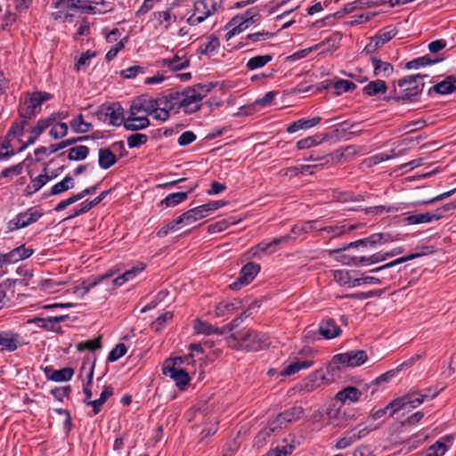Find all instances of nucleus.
Listing matches in <instances>:
<instances>
[{
  "label": "nucleus",
  "mask_w": 456,
  "mask_h": 456,
  "mask_svg": "<svg viewBox=\"0 0 456 456\" xmlns=\"http://www.w3.org/2000/svg\"><path fill=\"white\" fill-rule=\"evenodd\" d=\"M419 359V355H414L398 365L395 369L390 370L386 373L378 377L370 384H363L359 387H346L337 393L335 399H359L360 397H373L378 396L377 392L383 390L385 385L389 380L395 377L400 371L406 370L412 366V364Z\"/></svg>",
  "instance_id": "f257e3e1"
},
{
  "label": "nucleus",
  "mask_w": 456,
  "mask_h": 456,
  "mask_svg": "<svg viewBox=\"0 0 456 456\" xmlns=\"http://www.w3.org/2000/svg\"><path fill=\"white\" fill-rule=\"evenodd\" d=\"M209 88L207 86L196 85L185 88L183 91H176L178 110H183L184 113L191 114L198 111L201 107L202 100L207 96Z\"/></svg>",
  "instance_id": "f03ea898"
},
{
  "label": "nucleus",
  "mask_w": 456,
  "mask_h": 456,
  "mask_svg": "<svg viewBox=\"0 0 456 456\" xmlns=\"http://www.w3.org/2000/svg\"><path fill=\"white\" fill-rule=\"evenodd\" d=\"M232 338L238 346L248 351H257L265 348L270 345L268 337L254 330H243L232 335Z\"/></svg>",
  "instance_id": "7ed1b4c3"
},
{
  "label": "nucleus",
  "mask_w": 456,
  "mask_h": 456,
  "mask_svg": "<svg viewBox=\"0 0 456 456\" xmlns=\"http://www.w3.org/2000/svg\"><path fill=\"white\" fill-rule=\"evenodd\" d=\"M224 0H197L193 5V13L187 19L190 26H196L223 8Z\"/></svg>",
  "instance_id": "20e7f679"
},
{
  "label": "nucleus",
  "mask_w": 456,
  "mask_h": 456,
  "mask_svg": "<svg viewBox=\"0 0 456 456\" xmlns=\"http://www.w3.org/2000/svg\"><path fill=\"white\" fill-rule=\"evenodd\" d=\"M427 75H411L398 80L397 85L400 87H404L403 90V102H414L418 97L422 94L424 89L423 77Z\"/></svg>",
  "instance_id": "39448f33"
},
{
  "label": "nucleus",
  "mask_w": 456,
  "mask_h": 456,
  "mask_svg": "<svg viewBox=\"0 0 456 456\" xmlns=\"http://www.w3.org/2000/svg\"><path fill=\"white\" fill-rule=\"evenodd\" d=\"M175 96L176 92H171L154 98V119L164 122L169 118L171 111H179Z\"/></svg>",
  "instance_id": "423d86ee"
},
{
  "label": "nucleus",
  "mask_w": 456,
  "mask_h": 456,
  "mask_svg": "<svg viewBox=\"0 0 456 456\" xmlns=\"http://www.w3.org/2000/svg\"><path fill=\"white\" fill-rule=\"evenodd\" d=\"M52 95L46 92H34L27 96L19 108L20 116L30 119L41 110L43 102L50 100Z\"/></svg>",
  "instance_id": "0eeeda50"
},
{
  "label": "nucleus",
  "mask_w": 456,
  "mask_h": 456,
  "mask_svg": "<svg viewBox=\"0 0 456 456\" xmlns=\"http://www.w3.org/2000/svg\"><path fill=\"white\" fill-rule=\"evenodd\" d=\"M258 12L255 8L248 10L241 15L234 16L226 25L225 28H230L225 34V39L228 41L233 36L238 35L247 29L250 25L256 21Z\"/></svg>",
  "instance_id": "6e6552de"
},
{
  "label": "nucleus",
  "mask_w": 456,
  "mask_h": 456,
  "mask_svg": "<svg viewBox=\"0 0 456 456\" xmlns=\"http://www.w3.org/2000/svg\"><path fill=\"white\" fill-rule=\"evenodd\" d=\"M96 115L99 120L115 126L124 124L125 121L124 110L118 102L101 106Z\"/></svg>",
  "instance_id": "1a4fd4ad"
},
{
  "label": "nucleus",
  "mask_w": 456,
  "mask_h": 456,
  "mask_svg": "<svg viewBox=\"0 0 456 456\" xmlns=\"http://www.w3.org/2000/svg\"><path fill=\"white\" fill-rule=\"evenodd\" d=\"M182 363V357H176L172 362H167L163 367V373L169 376L180 389H184L190 379L188 373L180 368Z\"/></svg>",
  "instance_id": "9d476101"
},
{
  "label": "nucleus",
  "mask_w": 456,
  "mask_h": 456,
  "mask_svg": "<svg viewBox=\"0 0 456 456\" xmlns=\"http://www.w3.org/2000/svg\"><path fill=\"white\" fill-rule=\"evenodd\" d=\"M302 413L301 410H295L293 416L289 412L279 414L275 419H273L268 427L261 430L256 437V443L259 444L266 440L268 436L275 433L282 428L287 422L292 421L294 419L298 418Z\"/></svg>",
  "instance_id": "9b49d317"
},
{
  "label": "nucleus",
  "mask_w": 456,
  "mask_h": 456,
  "mask_svg": "<svg viewBox=\"0 0 456 456\" xmlns=\"http://www.w3.org/2000/svg\"><path fill=\"white\" fill-rule=\"evenodd\" d=\"M298 354L302 355V357H297L296 361L290 362L287 367H285L281 372V376H291L300 370L307 369L314 364L313 358L314 356V352L313 349L306 347L302 349Z\"/></svg>",
  "instance_id": "f8f14e48"
},
{
  "label": "nucleus",
  "mask_w": 456,
  "mask_h": 456,
  "mask_svg": "<svg viewBox=\"0 0 456 456\" xmlns=\"http://www.w3.org/2000/svg\"><path fill=\"white\" fill-rule=\"evenodd\" d=\"M367 360V354L363 350H353L333 356V363H340L347 367H357L363 364Z\"/></svg>",
  "instance_id": "ddd939ff"
},
{
  "label": "nucleus",
  "mask_w": 456,
  "mask_h": 456,
  "mask_svg": "<svg viewBox=\"0 0 456 456\" xmlns=\"http://www.w3.org/2000/svg\"><path fill=\"white\" fill-rule=\"evenodd\" d=\"M44 213L39 210L28 208L25 212L18 214L12 220L9 222V228L11 230H17L27 227L29 224L36 223Z\"/></svg>",
  "instance_id": "4468645a"
},
{
  "label": "nucleus",
  "mask_w": 456,
  "mask_h": 456,
  "mask_svg": "<svg viewBox=\"0 0 456 456\" xmlns=\"http://www.w3.org/2000/svg\"><path fill=\"white\" fill-rule=\"evenodd\" d=\"M125 151V145L122 141L114 142L111 149L102 148L99 150V166L103 169H108L117 162L116 151Z\"/></svg>",
  "instance_id": "2eb2a0df"
},
{
  "label": "nucleus",
  "mask_w": 456,
  "mask_h": 456,
  "mask_svg": "<svg viewBox=\"0 0 456 456\" xmlns=\"http://www.w3.org/2000/svg\"><path fill=\"white\" fill-rule=\"evenodd\" d=\"M131 115L143 114L142 116L154 114V98L149 95H141L135 98L130 106Z\"/></svg>",
  "instance_id": "dca6fc26"
},
{
  "label": "nucleus",
  "mask_w": 456,
  "mask_h": 456,
  "mask_svg": "<svg viewBox=\"0 0 456 456\" xmlns=\"http://www.w3.org/2000/svg\"><path fill=\"white\" fill-rule=\"evenodd\" d=\"M260 266L257 264L248 263L245 265L238 277L237 281L230 285L232 289H239L242 286H246L250 283L256 275L258 273Z\"/></svg>",
  "instance_id": "f3484780"
},
{
  "label": "nucleus",
  "mask_w": 456,
  "mask_h": 456,
  "mask_svg": "<svg viewBox=\"0 0 456 456\" xmlns=\"http://www.w3.org/2000/svg\"><path fill=\"white\" fill-rule=\"evenodd\" d=\"M56 121V115H51L45 118L39 119L37 124L31 128L30 134L28 136V142L25 145L21 147V151L24 150L27 146L33 144L37 138L43 134L48 127L53 126V124Z\"/></svg>",
  "instance_id": "a211bd4d"
},
{
  "label": "nucleus",
  "mask_w": 456,
  "mask_h": 456,
  "mask_svg": "<svg viewBox=\"0 0 456 456\" xmlns=\"http://www.w3.org/2000/svg\"><path fill=\"white\" fill-rule=\"evenodd\" d=\"M319 333L326 339H332L338 337L342 330L332 318L322 320L318 327Z\"/></svg>",
  "instance_id": "6ab92c4d"
},
{
  "label": "nucleus",
  "mask_w": 456,
  "mask_h": 456,
  "mask_svg": "<svg viewBox=\"0 0 456 456\" xmlns=\"http://www.w3.org/2000/svg\"><path fill=\"white\" fill-rule=\"evenodd\" d=\"M152 21L155 27L160 30H167L170 26L176 21V16L172 13L170 9L161 12H155L152 14Z\"/></svg>",
  "instance_id": "aec40b11"
},
{
  "label": "nucleus",
  "mask_w": 456,
  "mask_h": 456,
  "mask_svg": "<svg viewBox=\"0 0 456 456\" xmlns=\"http://www.w3.org/2000/svg\"><path fill=\"white\" fill-rule=\"evenodd\" d=\"M410 407L408 403L403 401H391L386 407L379 409L372 414L373 419H379L383 417H392L398 414L401 411Z\"/></svg>",
  "instance_id": "412c9836"
},
{
  "label": "nucleus",
  "mask_w": 456,
  "mask_h": 456,
  "mask_svg": "<svg viewBox=\"0 0 456 456\" xmlns=\"http://www.w3.org/2000/svg\"><path fill=\"white\" fill-rule=\"evenodd\" d=\"M197 186V183H193L186 187L187 191H180L168 194L160 201V205L165 206L166 208L177 206L178 204L186 200L188 194L193 191Z\"/></svg>",
  "instance_id": "4be33fe9"
},
{
  "label": "nucleus",
  "mask_w": 456,
  "mask_h": 456,
  "mask_svg": "<svg viewBox=\"0 0 456 456\" xmlns=\"http://www.w3.org/2000/svg\"><path fill=\"white\" fill-rule=\"evenodd\" d=\"M30 183L26 186V192L31 195L39 191L45 184L53 179V176H49L47 167L43 169V173L36 177L30 175Z\"/></svg>",
  "instance_id": "5701e85b"
},
{
  "label": "nucleus",
  "mask_w": 456,
  "mask_h": 456,
  "mask_svg": "<svg viewBox=\"0 0 456 456\" xmlns=\"http://www.w3.org/2000/svg\"><path fill=\"white\" fill-rule=\"evenodd\" d=\"M208 215L202 205L191 208L178 216V222H182L183 225H190L198 220L206 217Z\"/></svg>",
  "instance_id": "b1692460"
},
{
  "label": "nucleus",
  "mask_w": 456,
  "mask_h": 456,
  "mask_svg": "<svg viewBox=\"0 0 456 456\" xmlns=\"http://www.w3.org/2000/svg\"><path fill=\"white\" fill-rule=\"evenodd\" d=\"M150 126V120L146 116L142 115H131L129 111V116L124 121V126L126 130L130 131H137L142 130Z\"/></svg>",
  "instance_id": "393cba45"
},
{
  "label": "nucleus",
  "mask_w": 456,
  "mask_h": 456,
  "mask_svg": "<svg viewBox=\"0 0 456 456\" xmlns=\"http://www.w3.org/2000/svg\"><path fill=\"white\" fill-rule=\"evenodd\" d=\"M452 437L446 436L436 441L426 452L425 456H444L452 445Z\"/></svg>",
  "instance_id": "a878e982"
},
{
  "label": "nucleus",
  "mask_w": 456,
  "mask_h": 456,
  "mask_svg": "<svg viewBox=\"0 0 456 456\" xmlns=\"http://www.w3.org/2000/svg\"><path fill=\"white\" fill-rule=\"evenodd\" d=\"M45 375L48 379L55 382H65L70 380L74 375V369L70 367H65L60 370H54L53 368L45 369Z\"/></svg>",
  "instance_id": "bb28decb"
},
{
  "label": "nucleus",
  "mask_w": 456,
  "mask_h": 456,
  "mask_svg": "<svg viewBox=\"0 0 456 456\" xmlns=\"http://www.w3.org/2000/svg\"><path fill=\"white\" fill-rule=\"evenodd\" d=\"M20 335L10 331H0V346L9 352L15 351L20 345Z\"/></svg>",
  "instance_id": "cd10ccee"
},
{
  "label": "nucleus",
  "mask_w": 456,
  "mask_h": 456,
  "mask_svg": "<svg viewBox=\"0 0 456 456\" xmlns=\"http://www.w3.org/2000/svg\"><path fill=\"white\" fill-rule=\"evenodd\" d=\"M322 120V118L317 116L312 118H300L293 123L289 124L287 127V132L293 134L299 130H306L318 125Z\"/></svg>",
  "instance_id": "c85d7f7f"
},
{
  "label": "nucleus",
  "mask_w": 456,
  "mask_h": 456,
  "mask_svg": "<svg viewBox=\"0 0 456 456\" xmlns=\"http://www.w3.org/2000/svg\"><path fill=\"white\" fill-rule=\"evenodd\" d=\"M116 270H109L107 273L94 278L93 280H88L86 281H84L81 288L77 289V292H80L81 296H85L93 288L96 287L98 284L102 283V281L110 279L114 274H116Z\"/></svg>",
  "instance_id": "c756f323"
},
{
  "label": "nucleus",
  "mask_w": 456,
  "mask_h": 456,
  "mask_svg": "<svg viewBox=\"0 0 456 456\" xmlns=\"http://www.w3.org/2000/svg\"><path fill=\"white\" fill-rule=\"evenodd\" d=\"M159 63L161 66L167 67L171 70H180L189 66V60L185 55L180 56L175 54L173 58L162 59L159 61Z\"/></svg>",
  "instance_id": "7c9ffc66"
},
{
  "label": "nucleus",
  "mask_w": 456,
  "mask_h": 456,
  "mask_svg": "<svg viewBox=\"0 0 456 456\" xmlns=\"http://www.w3.org/2000/svg\"><path fill=\"white\" fill-rule=\"evenodd\" d=\"M70 10L82 11L91 14L105 13L106 9L97 8L91 0H76L71 3Z\"/></svg>",
  "instance_id": "2f4dec72"
},
{
  "label": "nucleus",
  "mask_w": 456,
  "mask_h": 456,
  "mask_svg": "<svg viewBox=\"0 0 456 456\" xmlns=\"http://www.w3.org/2000/svg\"><path fill=\"white\" fill-rule=\"evenodd\" d=\"M33 252L34 250L32 248L21 245L6 253L7 260H9L10 264H13L29 257Z\"/></svg>",
  "instance_id": "473e14b6"
},
{
  "label": "nucleus",
  "mask_w": 456,
  "mask_h": 456,
  "mask_svg": "<svg viewBox=\"0 0 456 456\" xmlns=\"http://www.w3.org/2000/svg\"><path fill=\"white\" fill-rule=\"evenodd\" d=\"M441 217H442L441 213L426 212V213H419V214H415V215H411L406 217V220L409 224H419L430 223L434 220H439Z\"/></svg>",
  "instance_id": "72a5a7b5"
},
{
  "label": "nucleus",
  "mask_w": 456,
  "mask_h": 456,
  "mask_svg": "<svg viewBox=\"0 0 456 456\" xmlns=\"http://www.w3.org/2000/svg\"><path fill=\"white\" fill-rule=\"evenodd\" d=\"M371 63L374 69V74L377 77H387L394 71V67L389 62L383 61L375 57L371 58Z\"/></svg>",
  "instance_id": "f704fd0d"
},
{
  "label": "nucleus",
  "mask_w": 456,
  "mask_h": 456,
  "mask_svg": "<svg viewBox=\"0 0 456 456\" xmlns=\"http://www.w3.org/2000/svg\"><path fill=\"white\" fill-rule=\"evenodd\" d=\"M387 86L384 80L377 79L369 82L363 87V93L368 96H377L387 92Z\"/></svg>",
  "instance_id": "c9c22d12"
},
{
  "label": "nucleus",
  "mask_w": 456,
  "mask_h": 456,
  "mask_svg": "<svg viewBox=\"0 0 456 456\" xmlns=\"http://www.w3.org/2000/svg\"><path fill=\"white\" fill-rule=\"evenodd\" d=\"M454 83H456L455 77L452 76H449L444 80L437 83L432 88H430L429 93L431 92V90H433L440 94H451L456 90Z\"/></svg>",
  "instance_id": "e433bc0d"
},
{
  "label": "nucleus",
  "mask_w": 456,
  "mask_h": 456,
  "mask_svg": "<svg viewBox=\"0 0 456 456\" xmlns=\"http://www.w3.org/2000/svg\"><path fill=\"white\" fill-rule=\"evenodd\" d=\"M344 403L345 401H336L327 407L326 414L331 423L335 426L338 425V421L343 418L344 414L341 412V406Z\"/></svg>",
  "instance_id": "4c0bfd02"
},
{
  "label": "nucleus",
  "mask_w": 456,
  "mask_h": 456,
  "mask_svg": "<svg viewBox=\"0 0 456 456\" xmlns=\"http://www.w3.org/2000/svg\"><path fill=\"white\" fill-rule=\"evenodd\" d=\"M64 316H58V317H49V318H32L28 320V323H35L40 328H44L46 330L53 329V326L60 322L64 320Z\"/></svg>",
  "instance_id": "58836bf2"
},
{
  "label": "nucleus",
  "mask_w": 456,
  "mask_h": 456,
  "mask_svg": "<svg viewBox=\"0 0 456 456\" xmlns=\"http://www.w3.org/2000/svg\"><path fill=\"white\" fill-rule=\"evenodd\" d=\"M69 126L75 133H87L92 129V124L85 121L82 114L75 117L69 123Z\"/></svg>",
  "instance_id": "ea45409f"
},
{
  "label": "nucleus",
  "mask_w": 456,
  "mask_h": 456,
  "mask_svg": "<svg viewBox=\"0 0 456 456\" xmlns=\"http://www.w3.org/2000/svg\"><path fill=\"white\" fill-rule=\"evenodd\" d=\"M20 16L16 11L12 12L7 8L3 16L0 17V27L3 30H8L18 20Z\"/></svg>",
  "instance_id": "a19ab883"
},
{
  "label": "nucleus",
  "mask_w": 456,
  "mask_h": 456,
  "mask_svg": "<svg viewBox=\"0 0 456 456\" xmlns=\"http://www.w3.org/2000/svg\"><path fill=\"white\" fill-rule=\"evenodd\" d=\"M74 186H75L74 179L71 176L67 175V176H65L64 179H62L61 182L55 183L51 188V194H53V195L61 194L64 191H67L69 189L74 188Z\"/></svg>",
  "instance_id": "79ce46f5"
},
{
  "label": "nucleus",
  "mask_w": 456,
  "mask_h": 456,
  "mask_svg": "<svg viewBox=\"0 0 456 456\" xmlns=\"http://www.w3.org/2000/svg\"><path fill=\"white\" fill-rule=\"evenodd\" d=\"M353 271L348 270H338L334 273L335 281L342 286H347L349 288H354L353 286L354 277L352 276Z\"/></svg>",
  "instance_id": "37998d69"
},
{
  "label": "nucleus",
  "mask_w": 456,
  "mask_h": 456,
  "mask_svg": "<svg viewBox=\"0 0 456 456\" xmlns=\"http://www.w3.org/2000/svg\"><path fill=\"white\" fill-rule=\"evenodd\" d=\"M273 57L269 54L265 55H257L255 57L250 58L247 63L246 68L249 70H254L259 68L264 67L268 62L272 61Z\"/></svg>",
  "instance_id": "c03bdc74"
},
{
  "label": "nucleus",
  "mask_w": 456,
  "mask_h": 456,
  "mask_svg": "<svg viewBox=\"0 0 456 456\" xmlns=\"http://www.w3.org/2000/svg\"><path fill=\"white\" fill-rule=\"evenodd\" d=\"M294 450V445L287 440H283L281 444H278L275 448L270 450L266 456H288Z\"/></svg>",
  "instance_id": "a18cd8bd"
},
{
  "label": "nucleus",
  "mask_w": 456,
  "mask_h": 456,
  "mask_svg": "<svg viewBox=\"0 0 456 456\" xmlns=\"http://www.w3.org/2000/svg\"><path fill=\"white\" fill-rule=\"evenodd\" d=\"M319 135L308 136L304 139L299 140L297 142V148L298 150H305L310 149L314 146L320 144L322 142L327 139V136H323L322 138H319Z\"/></svg>",
  "instance_id": "49530a36"
},
{
  "label": "nucleus",
  "mask_w": 456,
  "mask_h": 456,
  "mask_svg": "<svg viewBox=\"0 0 456 456\" xmlns=\"http://www.w3.org/2000/svg\"><path fill=\"white\" fill-rule=\"evenodd\" d=\"M89 154V148L86 145H79L69 149L68 159L69 160H83Z\"/></svg>",
  "instance_id": "de8ad7c7"
},
{
  "label": "nucleus",
  "mask_w": 456,
  "mask_h": 456,
  "mask_svg": "<svg viewBox=\"0 0 456 456\" xmlns=\"http://www.w3.org/2000/svg\"><path fill=\"white\" fill-rule=\"evenodd\" d=\"M194 331L197 334H206V335H210L213 333L222 334V331L218 328H214L210 323L202 322V321H197L195 322Z\"/></svg>",
  "instance_id": "09e8293b"
},
{
  "label": "nucleus",
  "mask_w": 456,
  "mask_h": 456,
  "mask_svg": "<svg viewBox=\"0 0 456 456\" xmlns=\"http://www.w3.org/2000/svg\"><path fill=\"white\" fill-rule=\"evenodd\" d=\"M278 248L279 247L277 245V242L275 241V239H273L271 240H263L259 242L256 246L255 250L262 252L266 255H270L274 253ZM254 254L256 255V252H255Z\"/></svg>",
  "instance_id": "8fccbe9b"
},
{
  "label": "nucleus",
  "mask_w": 456,
  "mask_h": 456,
  "mask_svg": "<svg viewBox=\"0 0 456 456\" xmlns=\"http://www.w3.org/2000/svg\"><path fill=\"white\" fill-rule=\"evenodd\" d=\"M95 52L90 50L84 53L75 63V70L80 71L87 68L90 65L91 61L95 57Z\"/></svg>",
  "instance_id": "3c124183"
},
{
  "label": "nucleus",
  "mask_w": 456,
  "mask_h": 456,
  "mask_svg": "<svg viewBox=\"0 0 456 456\" xmlns=\"http://www.w3.org/2000/svg\"><path fill=\"white\" fill-rule=\"evenodd\" d=\"M237 221L235 218L231 217L228 219H222L208 226V230L211 233L220 232L226 230L231 224H235Z\"/></svg>",
  "instance_id": "603ef678"
},
{
  "label": "nucleus",
  "mask_w": 456,
  "mask_h": 456,
  "mask_svg": "<svg viewBox=\"0 0 456 456\" xmlns=\"http://www.w3.org/2000/svg\"><path fill=\"white\" fill-rule=\"evenodd\" d=\"M379 424L378 425H368V426H358L357 428H354L350 434L354 440L361 439L364 436H366L370 431L378 428Z\"/></svg>",
  "instance_id": "864d4df0"
},
{
  "label": "nucleus",
  "mask_w": 456,
  "mask_h": 456,
  "mask_svg": "<svg viewBox=\"0 0 456 456\" xmlns=\"http://www.w3.org/2000/svg\"><path fill=\"white\" fill-rule=\"evenodd\" d=\"M423 254H419V253H417V254H410L408 256H402V257H399L392 262H389L382 266H379V267H377L375 269H372L370 270V273H376V272H379L380 270H383V269H387V268H389V267H393L396 265H399V264H403L406 261H409V260H412L416 257H419L420 256H422Z\"/></svg>",
  "instance_id": "5fc2aeb1"
},
{
  "label": "nucleus",
  "mask_w": 456,
  "mask_h": 456,
  "mask_svg": "<svg viewBox=\"0 0 456 456\" xmlns=\"http://www.w3.org/2000/svg\"><path fill=\"white\" fill-rule=\"evenodd\" d=\"M68 130L69 127L66 123L59 122L54 125L53 124L49 134L53 139H61L67 135Z\"/></svg>",
  "instance_id": "6e6d98bb"
},
{
  "label": "nucleus",
  "mask_w": 456,
  "mask_h": 456,
  "mask_svg": "<svg viewBox=\"0 0 456 456\" xmlns=\"http://www.w3.org/2000/svg\"><path fill=\"white\" fill-rule=\"evenodd\" d=\"M439 389L437 387H428L421 391H413L410 395L412 399H428L429 397H436L438 395Z\"/></svg>",
  "instance_id": "4d7b16f0"
},
{
  "label": "nucleus",
  "mask_w": 456,
  "mask_h": 456,
  "mask_svg": "<svg viewBox=\"0 0 456 456\" xmlns=\"http://www.w3.org/2000/svg\"><path fill=\"white\" fill-rule=\"evenodd\" d=\"M436 61H434L429 56L426 55L408 61L405 65V68L408 69H419L426 65L436 63Z\"/></svg>",
  "instance_id": "13d9d810"
},
{
  "label": "nucleus",
  "mask_w": 456,
  "mask_h": 456,
  "mask_svg": "<svg viewBox=\"0 0 456 456\" xmlns=\"http://www.w3.org/2000/svg\"><path fill=\"white\" fill-rule=\"evenodd\" d=\"M313 229V222H304V223H298L296 224L291 228V234L296 240L297 237L301 236L302 234L309 232Z\"/></svg>",
  "instance_id": "bf43d9fd"
},
{
  "label": "nucleus",
  "mask_w": 456,
  "mask_h": 456,
  "mask_svg": "<svg viewBox=\"0 0 456 456\" xmlns=\"http://www.w3.org/2000/svg\"><path fill=\"white\" fill-rule=\"evenodd\" d=\"M173 319V313L172 312H166L165 314L159 315L152 323H151V329H153L156 331L161 330L166 322L171 321Z\"/></svg>",
  "instance_id": "052dcab7"
},
{
  "label": "nucleus",
  "mask_w": 456,
  "mask_h": 456,
  "mask_svg": "<svg viewBox=\"0 0 456 456\" xmlns=\"http://www.w3.org/2000/svg\"><path fill=\"white\" fill-rule=\"evenodd\" d=\"M341 40V36L338 33L332 34L330 37L326 39L320 45V48L322 46H325L327 51H333L338 47L339 42Z\"/></svg>",
  "instance_id": "680f3d73"
},
{
  "label": "nucleus",
  "mask_w": 456,
  "mask_h": 456,
  "mask_svg": "<svg viewBox=\"0 0 456 456\" xmlns=\"http://www.w3.org/2000/svg\"><path fill=\"white\" fill-rule=\"evenodd\" d=\"M23 167V162H20L17 165L7 167L1 172L0 177L12 178L14 176H17L22 173Z\"/></svg>",
  "instance_id": "e2e57ef3"
},
{
  "label": "nucleus",
  "mask_w": 456,
  "mask_h": 456,
  "mask_svg": "<svg viewBox=\"0 0 456 456\" xmlns=\"http://www.w3.org/2000/svg\"><path fill=\"white\" fill-rule=\"evenodd\" d=\"M85 402V411L90 415H96L102 410V407L105 401H84Z\"/></svg>",
  "instance_id": "0e129e2a"
},
{
  "label": "nucleus",
  "mask_w": 456,
  "mask_h": 456,
  "mask_svg": "<svg viewBox=\"0 0 456 456\" xmlns=\"http://www.w3.org/2000/svg\"><path fill=\"white\" fill-rule=\"evenodd\" d=\"M127 349L125 344L119 343L118 344L109 354L108 361L116 362L123 355L126 354Z\"/></svg>",
  "instance_id": "69168bd1"
},
{
  "label": "nucleus",
  "mask_w": 456,
  "mask_h": 456,
  "mask_svg": "<svg viewBox=\"0 0 456 456\" xmlns=\"http://www.w3.org/2000/svg\"><path fill=\"white\" fill-rule=\"evenodd\" d=\"M148 140L146 134H134L127 137V145L129 148L139 147L142 144H144Z\"/></svg>",
  "instance_id": "338daca9"
},
{
  "label": "nucleus",
  "mask_w": 456,
  "mask_h": 456,
  "mask_svg": "<svg viewBox=\"0 0 456 456\" xmlns=\"http://www.w3.org/2000/svg\"><path fill=\"white\" fill-rule=\"evenodd\" d=\"M334 88L338 91V94L353 91L355 88V85L349 80H338L334 84Z\"/></svg>",
  "instance_id": "774afa93"
}]
</instances>
